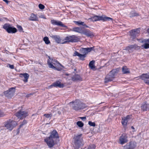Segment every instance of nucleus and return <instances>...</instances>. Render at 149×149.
Returning <instances> with one entry per match:
<instances>
[{"mask_svg": "<svg viewBox=\"0 0 149 149\" xmlns=\"http://www.w3.org/2000/svg\"><path fill=\"white\" fill-rule=\"evenodd\" d=\"M138 47V46L136 44L131 45L127 47L126 48V50H127L129 52H132Z\"/></svg>", "mask_w": 149, "mask_h": 149, "instance_id": "nucleus-17", "label": "nucleus"}, {"mask_svg": "<svg viewBox=\"0 0 149 149\" xmlns=\"http://www.w3.org/2000/svg\"><path fill=\"white\" fill-rule=\"evenodd\" d=\"M44 116H45L46 118L50 119H51L52 116V114L51 113L45 114L44 115Z\"/></svg>", "mask_w": 149, "mask_h": 149, "instance_id": "nucleus-39", "label": "nucleus"}, {"mask_svg": "<svg viewBox=\"0 0 149 149\" xmlns=\"http://www.w3.org/2000/svg\"><path fill=\"white\" fill-rule=\"evenodd\" d=\"M3 1L5 2L7 4H8L9 2V1L7 0H3Z\"/></svg>", "mask_w": 149, "mask_h": 149, "instance_id": "nucleus-49", "label": "nucleus"}, {"mask_svg": "<svg viewBox=\"0 0 149 149\" xmlns=\"http://www.w3.org/2000/svg\"><path fill=\"white\" fill-rule=\"evenodd\" d=\"M79 118L83 121H85L86 119V117H79Z\"/></svg>", "mask_w": 149, "mask_h": 149, "instance_id": "nucleus-45", "label": "nucleus"}, {"mask_svg": "<svg viewBox=\"0 0 149 149\" xmlns=\"http://www.w3.org/2000/svg\"><path fill=\"white\" fill-rule=\"evenodd\" d=\"M80 51L81 52V53L83 54H84L85 55L87 54L86 53V50L84 48H82L80 49Z\"/></svg>", "mask_w": 149, "mask_h": 149, "instance_id": "nucleus-41", "label": "nucleus"}, {"mask_svg": "<svg viewBox=\"0 0 149 149\" xmlns=\"http://www.w3.org/2000/svg\"><path fill=\"white\" fill-rule=\"evenodd\" d=\"M140 78L144 80V82L149 85V74H143L140 77Z\"/></svg>", "mask_w": 149, "mask_h": 149, "instance_id": "nucleus-15", "label": "nucleus"}, {"mask_svg": "<svg viewBox=\"0 0 149 149\" xmlns=\"http://www.w3.org/2000/svg\"><path fill=\"white\" fill-rule=\"evenodd\" d=\"M127 136L126 134H123L120 136L119 138V143L123 145L127 143L128 141Z\"/></svg>", "mask_w": 149, "mask_h": 149, "instance_id": "nucleus-11", "label": "nucleus"}, {"mask_svg": "<svg viewBox=\"0 0 149 149\" xmlns=\"http://www.w3.org/2000/svg\"><path fill=\"white\" fill-rule=\"evenodd\" d=\"M72 79L73 81H81L82 80V78L78 74H75L72 78Z\"/></svg>", "mask_w": 149, "mask_h": 149, "instance_id": "nucleus-25", "label": "nucleus"}, {"mask_svg": "<svg viewBox=\"0 0 149 149\" xmlns=\"http://www.w3.org/2000/svg\"><path fill=\"white\" fill-rule=\"evenodd\" d=\"M72 42L71 36H66L65 38L63 39V44H65L67 42Z\"/></svg>", "mask_w": 149, "mask_h": 149, "instance_id": "nucleus-23", "label": "nucleus"}, {"mask_svg": "<svg viewBox=\"0 0 149 149\" xmlns=\"http://www.w3.org/2000/svg\"><path fill=\"white\" fill-rule=\"evenodd\" d=\"M43 40L46 44L48 45L50 43V41L49 40V38L47 37H45L43 38Z\"/></svg>", "mask_w": 149, "mask_h": 149, "instance_id": "nucleus-36", "label": "nucleus"}, {"mask_svg": "<svg viewBox=\"0 0 149 149\" xmlns=\"http://www.w3.org/2000/svg\"><path fill=\"white\" fill-rule=\"evenodd\" d=\"M51 22L53 25L61 26L64 27H66V26L62 22L58 20L52 19L51 20Z\"/></svg>", "mask_w": 149, "mask_h": 149, "instance_id": "nucleus-14", "label": "nucleus"}, {"mask_svg": "<svg viewBox=\"0 0 149 149\" xmlns=\"http://www.w3.org/2000/svg\"><path fill=\"white\" fill-rule=\"evenodd\" d=\"M20 75H22V76L24 78V79H23V81L24 82H26L28 81V79L29 77V75L27 73H24L23 74H21Z\"/></svg>", "mask_w": 149, "mask_h": 149, "instance_id": "nucleus-22", "label": "nucleus"}, {"mask_svg": "<svg viewBox=\"0 0 149 149\" xmlns=\"http://www.w3.org/2000/svg\"><path fill=\"white\" fill-rule=\"evenodd\" d=\"M3 28L9 33H14L17 31L16 28L11 27L8 24H4L3 26Z\"/></svg>", "mask_w": 149, "mask_h": 149, "instance_id": "nucleus-6", "label": "nucleus"}, {"mask_svg": "<svg viewBox=\"0 0 149 149\" xmlns=\"http://www.w3.org/2000/svg\"><path fill=\"white\" fill-rule=\"evenodd\" d=\"M18 28L20 30V31H22V27L21 26H18Z\"/></svg>", "mask_w": 149, "mask_h": 149, "instance_id": "nucleus-48", "label": "nucleus"}, {"mask_svg": "<svg viewBox=\"0 0 149 149\" xmlns=\"http://www.w3.org/2000/svg\"><path fill=\"white\" fill-rule=\"evenodd\" d=\"M50 86L61 87L62 86V85L61 84L59 81H57L53 84Z\"/></svg>", "mask_w": 149, "mask_h": 149, "instance_id": "nucleus-32", "label": "nucleus"}, {"mask_svg": "<svg viewBox=\"0 0 149 149\" xmlns=\"http://www.w3.org/2000/svg\"><path fill=\"white\" fill-rule=\"evenodd\" d=\"M39 8L41 9H43L45 8V6L41 4H40L38 5Z\"/></svg>", "mask_w": 149, "mask_h": 149, "instance_id": "nucleus-43", "label": "nucleus"}, {"mask_svg": "<svg viewBox=\"0 0 149 149\" xmlns=\"http://www.w3.org/2000/svg\"><path fill=\"white\" fill-rule=\"evenodd\" d=\"M49 137L56 140V139L59 138L57 132L56 130H54L51 133Z\"/></svg>", "mask_w": 149, "mask_h": 149, "instance_id": "nucleus-16", "label": "nucleus"}, {"mask_svg": "<svg viewBox=\"0 0 149 149\" xmlns=\"http://www.w3.org/2000/svg\"><path fill=\"white\" fill-rule=\"evenodd\" d=\"M71 37L72 42H76L78 41L79 40L78 37L75 35H73L71 36Z\"/></svg>", "mask_w": 149, "mask_h": 149, "instance_id": "nucleus-30", "label": "nucleus"}, {"mask_svg": "<svg viewBox=\"0 0 149 149\" xmlns=\"http://www.w3.org/2000/svg\"><path fill=\"white\" fill-rule=\"evenodd\" d=\"M114 78V75L110 74V73H109L106 77L104 82L105 83H107L113 80Z\"/></svg>", "mask_w": 149, "mask_h": 149, "instance_id": "nucleus-19", "label": "nucleus"}, {"mask_svg": "<svg viewBox=\"0 0 149 149\" xmlns=\"http://www.w3.org/2000/svg\"><path fill=\"white\" fill-rule=\"evenodd\" d=\"M66 75H68V74H66Z\"/></svg>", "mask_w": 149, "mask_h": 149, "instance_id": "nucleus-52", "label": "nucleus"}, {"mask_svg": "<svg viewBox=\"0 0 149 149\" xmlns=\"http://www.w3.org/2000/svg\"><path fill=\"white\" fill-rule=\"evenodd\" d=\"M144 42H148L147 43H145L144 44L142 45L141 47H142L144 48L145 49H147L149 48V42H146L145 41V40H144Z\"/></svg>", "mask_w": 149, "mask_h": 149, "instance_id": "nucleus-35", "label": "nucleus"}, {"mask_svg": "<svg viewBox=\"0 0 149 149\" xmlns=\"http://www.w3.org/2000/svg\"><path fill=\"white\" fill-rule=\"evenodd\" d=\"M131 129H132L133 130H134V127L133 126H132L131 127Z\"/></svg>", "mask_w": 149, "mask_h": 149, "instance_id": "nucleus-51", "label": "nucleus"}, {"mask_svg": "<svg viewBox=\"0 0 149 149\" xmlns=\"http://www.w3.org/2000/svg\"><path fill=\"white\" fill-rule=\"evenodd\" d=\"M29 20L31 21H36L38 20V17L36 15L32 14L29 18Z\"/></svg>", "mask_w": 149, "mask_h": 149, "instance_id": "nucleus-24", "label": "nucleus"}, {"mask_svg": "<svg viewBox=\"0 0 149 149\" xmlns=\"http://www.w3.org/2000/svg\"><path fill=\"white\" fill-rule=\"evenodd\" d=\"M94 47H93L84 48L85 49L86 52L87 54L88 52H90L91 51L93 50L94 49Z\"/></svg>", "mask_w": 149, "mask_h": 149, "instance_id": "nucleus-37", "label": "nucleus"}, {"mask_svg": "<svg viewBox=\"0 0 149 149\" xmlns=\"http://www.w3.org/2000/svg\"><path fill=\"white\" fill-rule=\"evenodd\" d=\"M40 17L41 18H43L45 19V17H44V16H43L42 15L40 16Z\"/></svg>", "mask_w": 149, "mask_h": 149, "instance_id": "nucleus-50", "label": "nucleus"}, {"mask_svg": "<svg viewBox=\"0 0 149 149\" xmlns=\"http://www.w3.org/2000/svg\"><path fill=\"white\" fill-rule=\"evenodd\" d=\"M77 124L79 127H82L84 125V123L81 121H78L77 123Z\"/></svg>", "mask_w": 149, "mask_h": 149, "instance_id": "nucleus-38", "label": "nucleus"}, {"mask_svg": "<svg viewBox=\"0 0 149 149\" xmlns=\"http://www.w3.org/2000/svg\"><path fill=\"white\" fill-rule=\"evenodd\" d=\"M73 30L74 31L79 33H83V31L81 29L78 27L74 28Z\"/></svg>", "mask_w": 149, "mask_h": 149, "instance_id": "nucleus-33", "label": "nucleus"}, {"mask_svg": "<svg viewBox=\"0 0 149 149\" xmlns=\"http://www.w3.org/2000/svg\"><path fill=\"white\" fill-rule=\"evenodd\" d=\"M141 109L143 111L149 110V104L147 102L143 103L141 107Z\"/></svg>", "mask_w": 149, "mask_h": 149, "instance_id": "nucleus-18", "label": "nucleus"}, {"mask_svg": "<svg viewBox=\"0 0 149 149\" xmlns=\"http://www.w3.org/2000/svg\"><path fill=\"white\" fill-rule=\"evenodd\" d=\"M136 146V143L135 142H131L124 146V148L126 149H134Z\"/></svg>", "mask_w": 149, "mask_h": 149, "instance_id": "nucleus-13", "label": "nucleus"}, {"mask_svg": "<svg viewBox=\"0 0 149 149\" xmlns=\"http://www.w3.org/2000/svg\"><path fill=\"white\" fill-rule=\"evenodd\" d=\"M76 24L78 25H81L86 28H88V27L87 26L84 22H82L80 21H75Z\"/></svg>", "mask_w": 149, "mask_h": 149, "instance_id": "nucleus-28", "label": "nucleus"}, {"mask_svg": "<svg viewBox=\"0 0 149 149\" xmlns=\"http://www.w3.org/2000/svg\"><path fill=\"white\" fill-rule=\"evenodd\" d=\"M95 62L94 61L92 60L90 62L89 64V68L93 70H95V67L94 65Z\"/></svg>", "mask_w": 149, "mask_h": 149, "instance_id": "nucleus-27", "label": "nucleus"}, {"mask_svg": "<svg viewBox=\"0 0 149 149\" xmlns=\"http://www.w3.org/2000/svg\"><path fill=\"white\" fill-rule=\"evenodd\" d=\"M69 104L73 109L76 110L83 109L86 107L84 104L79 100H76L74 101L70 102Z\"/></svg>", "mask_w": 149, "mask_h": 149, "instance_id": "nucleus-3", "label": "nucleus"}, {"mask_svg": "<svg viewBox=\"0 0 149 149\" xmlns=\"http://www.w3.org/2000/svg\"><path fill=\"white\" fill-rule=\"evenodd\" d=\"M130 116H127L126 117L122 118V123L124 126H126L127 123L130 119Z\"/></svg>", "mask_w": 149, "mask_h": 149, "instance_id": "nucleus-20", "label": "nucleus"}, {"mask_svg": "<svg viewBox=\"0 0 149 149\" xmlns=\"http://www.w3.org/2000/svg\"><path fill=\"white\" fill-rule=\"evenodd\" d=\"M8 65L9 66V67L10 68H11V69H14V66L13 65H10V64H9Z\"/></svg>", "mask_w": 149, "mask_h": 149, "instance_id": "nucleus-46", "label": "nucleus"}, {"mask_svg": "<svg viewBox=\"0 0 149 149\" xmlns=\"http://www.w3.org/2000/svg\"><path fill=\"white\" fill-rule=\"evenodd\" d=\"M26 121L25 120H24L21 123V124L19 126L20 127H22L23 125H25L26 123Z\"/></svg>", "mask_w": 149, "mask_h": 149, "instance_id": "nucleus-44", "label": "nucleus"}, {"mask_svg": "<svg viewBox=\"0 0 149 149\" xmlns=\"http://www.w3.org/2000/svg\"><path fill=\"white\" fill-rule=\"evenodd\" d=\"M17 125L16 122L11 120H9L5 122L4 123L5 127L8 130H11Z\"/></svg>", "mask_w": 149, "mask_h": 149, "instance_id": "nucleus-5", "label": "nucleus"}, {"mask_svg": "<svg viewBox=\"0 0 149 149\" xmlns=\"http://www.w3.org/2000/svg\"><path fill=\"white\" fill-rule=\"evenodd\" d=\"M147 32L149 34V28L147 29ZM145 41L146 42H149V38L147 39H145Z\"/></svg>", "mask_w": 149, "mask_h": 149, "instance_id": "nucleus-47", "label": "nucleus"}, {"mask_svg": "<svg viewBox=\"0 0 149 149\" xmlns=\"http://www.w3.org/2000/svg\"><path fill=\"white\" fill-rule=\"evenodd\" d=\"M140 32V28L132 30L130 31V35L133 39H134L136 36H138Z\"/></svg>", "mask_w": 149, "mask_h": 149, "instance_id": "nucleus-10", "label": "nucleus"}, {"mask_svg": "<svg viewBox=\"0 0 149 149\" xmlns=\"http://www.w3.org/2000/svg\"><path fill=\"white\" fill-rule=\"evenodd\" d=\"M73 56H77L79 57L80 60H84V58L86 57V55L84 54H81L77 51H76L74 52Z\"/></svg>", "mask_w": 149, "mask_h": 149, "instance_id": "nucleus-21", "label": "nucleus"}, {"mask_svg": "<svg viewBox=\"0 0 149 149\" xmlns=\"http://www.w3.org/2000/svg\"><path fill=\"white\" fill-rule=\"evenodd\" d=\"M91 19L93 21H96L98 20H103L104 21H112L113 19L105 16H95L93 17Z\"/></svg>", "mask_w": 149, "mask_h": 149, "instance_id": "nucleus-4", "label": "nucleus"}, {"mask_svg": "<svg viewBox=\"0 0 149 149\" xmlns=\"http://www.w3.org/2000/svg\"><path fill=\"white\" fill-rule=\"evenodd\" d=\"M82 134L75 135L74 136V140L73 145L74 149H78L82 146L83 145Z\"/></svg>", "mask_w": 149, "mask_h": 149, "instance_id": "nucleus-2", "label": "nucleus"}, {"mask_svg": "<svg viewBox=\"0 0 149 149\" xmlns=\"http://www.w3.org/2000/svg\"><path fill=\"white\" fill-rule=\"evenodd\" d=\"M95 146L94 145H89L86 149H95Z\"/></svg>", "mask_w": 149, "mask_h": 149, "instance_id": "nucleus-40", "label": "nucleus"}, {"mask_svg": "<svg viewBox=\"0 0 149 149\" xmlns=\"http://www.w3.org/2000/svg\"><path fill=\"white\" fill-rule=\"evenodd\" d=\"M15 115L19 118L23 119L28 116V113L26 111L21 110L16 113Z\"/></svg>", "mask_w": 149, "mask_h": 149, "instance_id": "nucleus-7", "label": "nucleus"}, {"mask_svg": "<svg viewBox=\"0 0 149 149\" xmlns=\"http://www.w3.org/2000/svg\"><path fill=\"white\" fill-rule=\"evenodd\" d=\"M82 33L88 37H93L94 36L93 33L88 31H83Z\"/></svg>", "mask_w": 149, "mask_h": 149, "instance_id": "nucleus-26", "label": "nucleus"}, {"mask_svg": "<svg viewBox=\"0 0 149 149\" xmlns=\"http://www.w3.org/2000/svg\"><path fill=\"white\" fill-rule=\"evenodd\" d=\"M122 71L124 74H127L130 72L129 69L126 66H124L123 67Z\"/></svg>", "mask_w": 149, "mask_h": 149, "instance_id": "nucleus-31", "label": "nucleus"}, {"mask_svg": "<svg viewBox=\"0 0 149 149\" xmlns=\"http://www.w3.org/2000/svg\"><path fill=\"white\" fill-rule=\"evenodd\" d=\"M119 69L118 68L113 69L109 72L110 74H111V75H113L114 77V76L115 75V74L117 73H118L119 72Z\"/></svg>", "mask_w": 149, "mask_h": 149, "instance_id": "nucleus-29", "label": "nucleus"}, {"mask_svg": "<svg viewBox=\"0 0 149 149\" xmlns=\"http://www.w3.org/2000/svg\"><path fill=\"white\" fill-rule=\"evenodd\" d=\"M15 89L14 88H11L8 90L4 92L5 95L8 98L11 97L14 95Z\"/></svg>", "mask_w": 149, "mask_h": 149, "instance_id": "nucleus-9", "label": "nucleus"}, {"mask_svg": "<svg viewBox=\"0 0 149 149\" xmlns=\"http://www.w3.org/2000/svg\"><path fill=\"white\" fill-rule=\"evenodd\" d=\"M52 38L58 43L63 44V39H61L58 36L52 35L50 36Z\"/></svg>", "mask_w": 149, "mask_h": 149, "instance_id": "nucleus-12", "label": "nucleus"}, {"mask_svg": "<svg viewBox=\"0 0 149 149\" xmlns=\"http://www.w3.org/2000/svg\"><path fill=\"white\" fill-rule=\"evenodd\" d=\"M49 58L47 62L49 68L58 71H60L61 69L58 68L57 66L59 65L62 67L63 66L57 60L51 58L50 57H49Z\"/></svg>", "mask_w": 149, "mask_h": 149, "instance_id": "nucleus-1", "label": "nucleus"}, {"mask_svg": "<svg viewBox=\"0 0 149 149\" xmlns=\"http://www.w3.org/2000/svg\"><path fill=\"white\" fill-rule=\"evenodd\" d=\"M88 124L91 126L95 127V124L94 122H92L90 121L88 122Z\"/></svg>", "mask_w": 149, "mask_h": 149, "instance_id": "nucleus-42", "label": "nucleus"}, {"mask_svg": "<svg viewBox=\"0 0 149 149\" xmlns=\"http://www.w3.org/2000/svg\"><path fill=\"white\" fill-rule=\"evenodd\" d=\"M138 14L134 11H132L130 13V17H133L138 16Z\"/></svg>", "mask_w": 149, "mask_h": 149, "instance_id": "nucleus-34", "label": "nucleus"}, {"mask_svg": "<svg viewBox=\"0 0 149 149\" xmlns=\"http://www.w3.org/2000/svg\"><path fill=\"white\" fill-rule=\"evenodd\" d=\"M45 141L49 148L52 147L55 144V140L49 137L45 139Z\"/></svg>", "mask_w": 149, "mask_h": 149, "instance_id": "nucleus-8", "label": "nucleus"}]
</instances>
